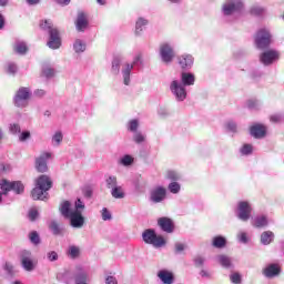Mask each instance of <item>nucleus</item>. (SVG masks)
I'll use <instances>...</instances> for the list:
<instances>
[{
    "label": "nucleus",
    "instance_id": "nucleus-1",
    "mask_svg": "<svg viewBox=\"0 0 284 284\" xmlns=\"http://www.w3.org/2000/svg\"><path fill=\"white\" fill-rule=\"evenodd\" d=\"M135 65H143V54L138 53L133 58V62H123L121 57H115L112 60L111 65V73L114 77H119L123 83V85H131L132 84V71L134 70Z\"/></svg>",
    "mask_w": 284,
    "mask_h": 284
},
{
    "label": "nucleus",
    "instance_id": "nucleus-2",
    "mask_svg": "<svg viewBox=\"0 0 284 284\" xmlns=\"http://www.w3.org/2000/svg\"><path fill=\"white\" fill-rule=\"evenodd\" d=\"M180 79L181 81H171L170 91L176 101L183 102L185 99H187V90L185 88H190L196 83V75L190 71H182L180 73Z\"/></svg>",
    "mask_w": 284,
    "mask_h": 284
},
{
    "label": "nucleus",
    "instance_id": "nucleus-3",
    "mask_svg": "<svg viewBox=\"0 0 284 284\" xmlns=\"http://www.w3.org/2000/svg\"><path fill=\"white\" fill-rule=\"evenodd\" d=\"M52 189V180L48 175H40L36 181V187L31 191L33 201H45L48 191Z\"/></svg>",
    "mask_w": 284,
    "mask_h": 284
},
{
    "label": "nucleus",
    "instance_id": "nucleus-4",
    "mask_svg": "<svg viewBox=\"0 0 284 284\" xmlns=\"http://www.w3.org/2000/svg\"><path fill=\"white\" fill-rule=\"evenodd\" d=\"M40 27L49 33V41L47 42V45L51 50H59L61 48V37L59 36V30L52 27V20L42 21Z\"/></svg>",
    "mask_w": 284,
    "mask_h": 284
},
{
    "label": "nucleus",
    "instance_id": "nucleus-5",
    "mask_svg": "<svg viewBox=\"0 0 284 284\" xmlns=\"http://www.w3.org/2000/svg\"><path fill=\"white\" fill-rule=\"evenodd\" d=\"M142 240L144 243H146V245H152L155 248L165 247L168 243L165 237H163V235H158L154 229H146L142 233Z\"/></svg>",
    "mask_w": 284,
    "mask_h": 284
},
{
    "label": "nucleus",
    "instance_id": "nucleus-6",
    "mask_svg": "<svg viewBox=\"0 0 284 284\" xmlns=\"http://www.w3.org/2000/svg\"><path fill=\"white\" fill-rule=\"evenodd\" d=\"M243 12V1L242 0H225L222 4V16L225 19L229 17H234V14H241Z\"/></svg>",
    "mask_w": 284,
    "mask_h": 284
},
{
    "label": "nucleus",
    "instance_id": "nucleus-7",
    "mask_svg": "<svg viewBox=\"0 0 284 284\" xmlns=\"http://www.w3.org/2000/svg\"><path fill=\"white\" fill-rule=\"evenodd\" d=\"M30 97H32V90L28 87H21L18 89L13 97V105L16 108H28V103L30 101Z\"/></svg>",
    "mask_w": 284,
    "mask_h": 284
},
{
    "label": "nucleus",
    "instance_id": "nucleus-8",
    "mask_svg": "<svg viewBox=\"0 0 284 284\" xmlns=\"http://www.w3.org/2000/svg\"><path fill=\"white\" fill-rule=\"evenodd\" d=\"M235 216L243 223L252 219V204L247 201H240L235 207Z\"/></svg>",
    "mask_w": 284,
    "mask_h": 284
},
{
    "label": "nucleus",
    "instance_id": "nucleus-9",
    "mask_svg": "<svg viewBox=\"0 0 284 284\" xmlns=\"http://www.w3.org/2000/svg\"><path fill=\"white\" fill-rule=\"evenodd\" d=\"M159 54L162 63L165 65H170V63L174 61V57H176V53L174 52V45H172L170 42L160 44Z\"/></svg>",
    "mask_w": 284,
    "mask_h": 284
},
{
    "label": "nucleus",
    "instance_id": "nucleus-10",
    "mask_svg": "<svg viewBox=\"0 0 284 284\" xmlns=\"http://www.w3.org/2000/svg\"><path fill=\"white\" fill-rule=\"evenodd\" d=\"M272 44V33L267 29H260L255 37V45L258 50H266Z\"/></svg>",
    "mask_w": 284,
    "mask_h": 284
},
{
    "label": "nucleus",
    "instance_id": "nucleus-11",
    "mask_svg": "<svg viewBox=\"0 0 284 284\" xmlns=\"http://www.w3.org/2000/svg\"><path fill=\"white\" fill-rule=\"evenodd\" d=\"M281 54L274 49H268L260 54V63L262 65H272V63L278 61Z\"/></svg>",
    "mask_w": 284,
    "mask_h": 284
},
{
    "label": "nucleus",
    "instance_id": "nucleus-12",
    "mask_svg": "<svg viewBox=\"0 0 284 284\" xmlns=\"http://www.w3.org/2000/svg\"><path fill=\"white\" fill-rule=\"evenodd\" d=\"M168 199V189L164 186L158 185L153 187L150 192L151 203H163Z\"/></svg>",
    "mask_w": 284,
    "mask_h": 284
},
{
    "label": "nucleus",
    "instance_id": "nucleus-13",
    "mask_svg": "<svg viewBox=\"0 0 284 284\" xmlns=\"http://www.w3.org/2000/svg\"><path fill=\"white\" fill-rule=\"evenodd\" d=\"M0 190H2L3 194L6 192L13 191L16 194H23V183L21 182H8L7 180L0 181Z\"/></svg>",
    "mask_w": 284,
    "mask_h": 284
},
{
    "label": "nucleus",
    "instance_id": "nucleus-14",
    "mask_svg": "<svg viewBox=\"0 0 284 284\" xmlns=\"http://www.w3.org/2000/svg\"><path fill=\"white\" fill-rule=\"evenodd\" d=\"M20 261L26 272H34V267H37V265L34 264V261H32V252L28 250L22 251L20 253Z\"/></svg>",
    "mask_w": 284,
    "mask_h": 284
},
{
    "label": "nucleus",
    "instance_id": "nucleus-15",
    "mask_svg": "<svg viewBox=\"0 0 284 284\" xmlns=\"http://www.w3.org/2000/svg\"><path fill=\"white\" fill-rule=\"evenodd\" d=\"M178 65H180L183 72L192 70V68L194 67V55L189 53L178 55Z\"/></svg>",
    "mask_w": 284,
    "mask_h": 284
},
{
    "label": "nucleus",
    "instance_id": "nucleus-16",
    "mask_svg": "<svg viewBox=\"0 0 284 284\" xmlns=\"http://www.w3.org/2000/svg\"><path fill=\"white\" fill-rule=\"evenodd\" d=\"M67 219H69L71 227H74L75 230H81V227L85 225V217L81 211H73Z\"/></svg>",
    "mask_w": 284,
    "mask_h": 284
},
{
    "label": "nucleus",
    "instance_id": "nucleus-17",
    "mask_svg": "<svg viewBox=\"0 0 284 284\" xmlns=\"http://www.w3.org/2000/svg\"><path fill=\"white\" fill-rule=\"evenodd\" d=\"M52 159V153L44 152L36 159V170L40 173L48 172V161Z\"/></svg>",
    "mask_w": 284,
    "mask_h": 284
},
{
    "label": "nucleus",
    "instance_id": "nucleus-18",
    "mask_svg": "<svg viewBox=\"0 0 284 284\" xmlns=\"http://www.w3.org/2000/svg\"><path fill=\"white\" fill-rule=\"evenodd\" d=\"M158 225L160 230L166 234H172L174 232V221L168 216L159 217Z\"/></svg>",
    "mask_w": 284,
    "mask_h": 284
},
{
    "label": "nucleus",
    "instance_id": "nucleus-19",
    "mask_svg": "<svg viewBox=\"0 0 284 284\" xmlns=\"http://www.w3.org/2000/svg\"><path fill=\"white\" fill-rule=\"evenodd\" d=\"M250 134L254 139H265V135L267 134V126L260 123L253 124L250 128Z\"/></svg>",
    "mask_w": 284,
    "mask_h": 284
},
{
    "label": "nucleus",
    "instance_id": "nucleus-20",
    "mask_svg": "<svg viewBox=\"0 0 284 284\" xmlns=\"http://www.w3.org/2000/svg\"><path fill=\"white\" fill-rule=\"evenodd\" d=\"M88 26H90L88 16L82 11L79 12L75 20V30L78 32H83L84 30H88Z\"/></svg>",
    "mask_w": 284,
    "mask_h": 284
},
{
    "label": "nucleus",
    "instance_id": "nucleus-21",
    "mask_svg": "<svg viewBox=\"0 0 284 284\" xmlns=\"http://www.w3.org/2000/svg\"><path fill=\"white\" fill-rule=\"evenodd\" d=\"M263 274L266 278H274V276H278L281 274V266H278V264H268L264 268Z\"/></svg>",
    "mask_w": 284,
    "mask_h": 284
},
{
    "label": "nucleus",
    "instance_id": "nucleus-22",
    "mask_svg": "<svg viewBox=\"0 0 284 284\" xmlns=\"http://www.w3.org/2000/svg\"><path fill=\"white\" fill-rule=\"evenodd\" d=\"M74 281L75 284H88V271L83 270V267H77V271L74 273Z\"/></svg>",
    "mask_w": 284,
    "mask_h": 284
},
{
    "label": "nucleus",
    "instance_id": "nucleus-23",
    "mask_svg": "<svg viewBox=\"0 0 284 284\" xmlns=\"http://www.w3.org/2000/svg\"><path fill=\"white\" fill-rule=\"evenodd\" d=\"M158 278H160L163 284H172L174 283V273L168 270H161L158 272Z\"/></svg>",
    "mask_w": 284,
    "mask_h": 284
},
{
    "label": "nucleus",
    "instance_id": "nucleus-24",
    "mask_svg": "<svg viewBox=\"0 0 284 284\" xmlns=\"http://www.w3.org/2000/svg\"><path fill=\"white\" fill-rule=\"evenodd\" d=\"M216 261L225 270H234V263H232V257H230L225 254H220L216 256Z\"/></svg>",
    "mask_w": 284,
    "mask_h": 284
},
{
    "label": "nucleus",
    "instance_id": "nucleus-25",
    "mask_svg": "<svg viewBox=\"0 0 284 284\" xmlns=\"http://www.w3.org/2000/svg\"><path fill=\"white\" fill-rule=\"evenodd\" d=\"M270 221L267 220V215L258 214L253 217V227H267Z\"/></svg>",
    "mask_w": 284,
    "mask_h": 284
},
{
    "label": "nucleus",
    "instance_id": "nucleus-26",
    "mask_svg": "<svg viewBox=\"0 0 284 284\" xmlns=\"http://www.w3.org/2000/svg\"><path fill=\"white\" fill-rule=\"evenodd\" d=\"M13 52L23 57V54L28 53V43L23 40H16L13 44Z\"/></svg>",
    "mask_w": 284,
    "mask_h": 284
},
{
    "label": "nucleus",
    "instance_id": "nucleus-27",
    "mask_svg": "<svg viewBox=\"0 0 284 284\" xmlns=\"http://www.w3.org/2000/svg\"><path fill=\"white\" fill-rule=\"evenodd\" d=\"M59 211H60V214H62V216L64 219H68L72 214V212H74V211H72V203H70V201H63L60 204Z\"/></svg>",
    "mask_w": 284,
    "mask_h": 284
},
{
    "label": "nucleus",
    "instance_id": "nucleus-28",
    "mask_svg": "<svg viewBox=\"0 0 284 284\" xmlns=\"http://www.w3.org/2000/svg\"><path fill=\"white\" fill-rule=\"evenodd\" d=\"M125 128L128 132H131V134H134L139 132V128H141V121H139V119H131L126 122Z\"/></svg>",
    "mask_w": 284,
    "mask_h": 284
},
{
    "label": "nucleus",
    "instance_id": "nucleus-29",
    "mask_svg": "<svg viewBox=\"0 0 284 284\" xmlns=\"http://www.w3.org/2000/svg\"><path fill=\"white\" fill-rule=\"evenodd\" d=\"M212 245L216 250H223V247L227 245V240L222 235L214 236L212 240Z\"/></svg>",
    "mask_w": 284,
    "mask_h": 284
},
{
    "label": "nucleus",
    "instance_id": "nucleus-30",
    "mask_svg": "<svg viewBox=\"0 0 284 284\" xmlns=\"http://www.w3.org/2000/svg\"><path fill=\"white\" fill-rule=\"evenodd\" d=\"M274 242V232L272 231H264L261 234V243L262 245H270Z\"/></svg>",
    "mask_w": 284,
    "mask_h": 284
},
{
    "label": "nucleus",
    "instance_id": "nucleus-31",
    "mask_svg": "<svg viewBox=\"0 0 284 284\" xmlns=\"http://www.w3.org/2000/svg\"><path fill=\"white\" fill-rule=\"evenodd\" d=\"M149 21L145 18H139L135 22V34L136 37L141 36V32L145 30V26H148Z\"/></svg>",
    "mask_w": 284,
    "mask_h": 284
},
{
    "label": "nucleus",
    "instance_id": "nucleus-32",
    "mask_svg": "<svg viewBox=\"0 0 284 284\" xmlns=\"http://www.w3.org/2000/svg\"><path fill=\"white\" fill-rule=\"evenodd\" d=\"M110 192L113 199H125V190H123V186H121L120 184L114 186L113 190H111Z\"/></svg>",
    "mask_w": 284,
    "mask_h": 284
},
{
    "label": "nucleus",
    "instance_id": "nucleus-33",
    "mask_svg": "<svg viewBox=\"0 0 284 284\" xmlns=\"http://www.w3.org/2000/svg\"><path fill=\"white\" fill-rule=\"evenodd\" d=\"M105 185L108 190H113L119 185V180L116 179V175H109L105 179Z\"/></svg>",
    "mask_w": 284,
    "mask_h": 284
},
{
    "label": "nucleus",
    "instance_id": "nucleus-34",
    "mask_svg": "<svg viewBox=\"0 0 284 284\" xmlns=\"http://www.w3.org/2000/svg\"><path fill=\"white\" fill-rule=\"evenodd\" d=\"M119 163L123 165V168H130V165L134 164V156L125 154L119 160Z\"/></svg>",
    "mask_w": 284,
    "mask_h": 284
},
{
    "label": "nucleus",
    "instance_id": "nucleus-35",
    "mask_svg": "<svg viewBox=\"0 0 284 284\" xmlns=\"http://www.w3.org/2000/svg\"><path fill=\"white\" fill-rule=\"evenodd\" d=\"M49 230H51L54 236H59L63 232V227H61V225H59L57 221H51V223L49 224Z\"/></svg>",
    "mask_w": 284,
    "mask_h": 284
},
{
    "label": "nucleus",
    "instance_id": "nucleus-36",
    "mask_svg": "<svg viewBox=\"0 0 284 284\" xmlns=\"http://www.w3.org/2000/svg\"><path fill=\"white\" fill-rule=\"evenodd\" d=\"M246 108H248V110H260L263 108V102L256 99H251L246 102Z\"/></svg>",
    "mask_w": 284,
    "mask_h": 284
},
{
    "label": "nucleus",
    "instance_id": "nucleus-37",
    "mask_svg": "<svg viewBox=\"0 0 284 284\" xmlns=\"http://www.w3.org/2000/svg\"><path fill=\"white\" fill-rule=\"evenodd\" d=\"M67 254L68 256H70V258H79V255L81 254V248H79V246L77 245H71L69 246Z\"/></svg>",
    "mask_w": 284,
    "mask_h": 284
},
{
    "label": "nucleus",
    "instance_id": "nucleus-38",
    "mask_svg": "<svg viewBox=\"0 0 284 284\" xmlns=\"http://www.w3.org/2000/svg\"><path fill=\"white\" fill-rule=\"evenodd\" d=\"M73 50L77 52V54H80V52H85V42L83 40L78 39L73 43Z\"/></svg>",
    "mask_w": 284,
    "mask_h": 284
},
{
    "label": "nucleus",
    "instance_id": "nucleus-39",
    "mask_svg": "<svg viewBox=\"0 0 284 284\" xmlns=\"http://www.w3.org/2000/svg\"><path fill=\"white\" fill-rule=\"evenodd\" d=\"M62 141H63V133L61 131H57L52 136V145H54L55 148H59Z\"/></svg>",
    "mask_w": 284,
    "mask_h": 284
},
{
    "label": "nucleus",
    "instance_id": "nucleus-40",
    "mask_svg": "<svg viewBox=\"0 0 284 284\" xmlns=\"http://www.w3.org/2000/svg\"><path fill=\"white\" fill-rule=\"evenodd\" d=\"M132 140L138 145H141V143H145V134H143L141 131H136L135 133H133Z\"/></svg>",
    "mask_w": 284,
    "mask_h": 284
},
{
    "label": "nucleus",
    "instance_id": "nucleus-41",
    "mask_svg": "<svg viewBox=\"0 0 284 284\" xmlns=\"http://www.w3.org/2000/svg\"><path fill=\"white\" fill-rule=\"evenodd\" d=\"M251 14H253V17H263V14H265V8L261 6H253L251 8Z\"/></svg>",
    "mask_w": 284,
    "mask_h": 284
},
{
    "label": "nucleus",
    "instance_id": "nucleus-42",
    "mask_svg": "<svg viewBox=\"0 0 284 284\" xmlns=\"http://www.w3.org/2000/svg\"><path fill=\"white\" fill-rule=\"evenodd\" d=\"M271 123H283L284 121V112L274 113L270 115Z\"/></svg>",
    "mask_w": 284,
    "mask_h": 284
},
{
    "label": "nucleus",
    "instance_id": "nucleus-43",
    "mask_svg": "<svg viewBox=\"0 0 284 284\" xmlns=\"http://www.w3.org/2000/svg\"><path fill=\"white\" fill-rule=\"evenodd\" d=\"M29 241L33 245H39L41 243V237L39 236V233L37 231H32L31 233H29Z\"/></svg>",
    "mask_w": 284,
    "mask_h": 284
},
{
    "label": "nucleus",
    "instance_id": "nucleus-44",
    "mask_svg": "<svg viewBox=\"0 0 284 284\" xmlns=\"http://www.w3.org/2000/svg\"><path fill=\"white\" fill-rule=\"evenodd\" d=\"M168 190L171 194H179V192H181V184H179V182H171L168 185Z\"/></svg>",
    "mask_w": 284,
    "mask_h": 284
},
{
    "label": "nucleus",
    "instance_id": "nucleus-45",
    "mask_svg": "<svg viewBox=\"0 0 284 284\" xmlns=\"http://www.w3.org/2000/svg\"><path fill=\"white\" fill-rule=\"evenodd\" d=\"M230 281L233 284H241V283H243V277L241 276L240 273L233 272L230 274Z\"/></svg>",
    "mask_w": 284,
    "mask_h": 284
},
{
    "label": "nucleus",
    "instance_id": "nucleus-46",
    "mask_svg": "<svg viewBox=\"0 0 284 284\" xmlns=\"http://www.w3.org/2000/svg\"><path fill=\"white\" fill-rule=\"evenodd\" d=\"M166 179L169 181L176 182V181L181 180V174L179 172H176V171H168Z\"/></svg>",
    "mask_w": 284,
    "mask_h": 284
},
{
    "label": "nucleus",
    "instance_id": "nucleus-47",
    "mask_svg": "<svg viewBox=\"0 0 284 284\" xmlns=\"http://www.w3.org/2000/svg\"><path fill=\"white\" fill-rule=\"evenodd\" d=\"M241 154H243V156H247L250 154H252L253 152V146L252 144H244L241 149H240Z\"/></svg>",
    "mask_w": 284,
    "mask_h": 284
},
{
    "label": "nucleus",
    "instance_id": "nucleus-48",
    "mask_svg": "<svg viewBox=\"0 0 284 284\" xmlns=\"http://www.w3.org/2000/svg\"><path fill=\"white\" fill-rule=\"evenodd\" d=\"M187 248V245L181 243V242H176L174 244V252L175 254H182L183 252H185V250Z\"/></svg>",
    "mask_w": 284,
    "mask_h": 284
},
{
    "label": "nucleus",
    "instance_id": "nucleus-49",
    "mask_svg": "<svg viewBox=\"0 0 284 284\" xmlns=\"http://www.w3.org/2000/svg\"><path fill=\"white\" fill-rule=\"evenodd\" d=\"M47 260L50 263H54L55 261H59V253H57L55 251L47 252Z\"/></svg>",
    "mask_w": 284,
    "mask_h": 284
},
{
    "label": "nucleus",
    "instance_id": "nucleus-50",
    "mask_svg": "<svg viewBox=\"0 0 284 284\" xmlns=\"http://www.w3.org/2000/svg\"><path fill=\"white\" fill-rule=\"evenodd\" d=\"M102 221H112V213L108 207H103L101 211Z\"/></svg>",
    "mask_w": 284,
    "mask_h": 284
},
{
    "label": "nucleus",
    "instance_id": "nucleus-51",
    "mask_svg": "<svg viewBox=\"0 0 284 284\" xmlns=\"http://www.w3.org/2000/svg\"><path fill=\"white\" fill-rule=\"evenodd\" d=\"M237 125H236V122H234V121H229L227 123H226V130L229 131V132H232L233 134H236V131H237Z\"/></svg>",
    "mask_w": 284,
    "mask_h": 284
},
{
    "label": "nucleus",
    "instance_id": "nucleus-52",
    "mask_svg": "<svg viewBox=\"0 0 284 284\" xmlns=\"http://www.w3.org/2000/svg\"><path fill=\"white\" fill-rule=\"evenodd\" d=\"M19 68L14 64V62H9L7 67L8 74H17Z\"/></svg>",
    "mask_w": 284,
    "mask_h": 284
},
{
    "label": "nucleus",
    "instance_id": "nucleus-53",
    "mask_svg": "<svg viewBox=\"0 0 284 284\" xmlns=\"http://www.w3.org/2000/svg\"><path fill=\"white\" fill-rule=\"evenodd\" d=\"M194 265L195 267H203V265H205V257L199 255L196 257H194Z\"/></svg>",
    "mask_w": 284,
    "mask_h": 284
},
{
    "label": "nucleus",
    "instance_id": "nucleus-54",
    "mask_svg": "<svg viewBox=\"0 0 284 284\" xmlns=\"http://www.w3.org/2000/svg\"><path fill=\"white\" fill-rule=\"evenodd\" d=\"M9 130L11 134H21V126L17 123L10 124Z\"/></svg>",
    "mask_w": 284,
    "mask_h": 284
},
{
    "label": "nucleus",
    "instance_id": "nucleus-55",
    "mask_svg": "<svg viewBox=\"0 0 284 284\" xmlns=\"http://www.w3.org/2000/svg\"><path fill=\"white\" fill-rule=\"evenodd\" d=\"M42 74H44V77L47 79H52V77H54V69H52V68H44L42 70Z\"/></svg>",
    "mask_w": 284,
    "mask_h": 284
},
{
    "label": "nucleus",
    "instance_id": "nucleus-56",
    "mask_svg": "<svg viewBox=\"0 0 284 284\" xmlns=\"http://www.w3.org/2000/svg\"><path fill=\"white\" fill-rule=\"evenodd\" d=\"M28 216H29V220H31V221H37V219H38V216H39V211H37V209H31V210L29 211Z\"/></svg>",
    "mask_w": 284,
    "mask_h": 284
},
{
    "label": "nucleus",
    "instance_id": "nucleus-57",
    "mask_svg": "<svg viewBox=\"0 0 284 284\" xmlns=\"http://www.w3.org/2000/svg\"><path fill=\"white\" fill-rule=\"evenodd\" d=\"M81 210H85V204H83V201H81V199H78L75 201V210L73 212H81Z\"/></svg>",
    "mask_w": 284,
    "mask_h": 284
},
{
    "label": "nucleus",
    "instance_id": "nucleus-58",
    "mask_svg": "<svg viewBox=\"0 0 284 284\" xmlns=\"http://www.w3.org/2000/svg\"><path fill=\"white\" fill-rule=\"evenodd\" d=\"M237 240L240 241V243H247V233L245 232H241L237 234Z\"/></svg>",
    "mask_w": 284,
    "mask_h": 284
},
{
    "label": "nucleus",
    "instance_id": "nucleus-59",
    "mask_svg": "<svg viewBox=\"0 0 284 284\" xmlns=\"http://www.w3.org/2000/svg\"><path fill=\"white\" fill-rule=\"evenodd\" d=\"M4 270L9 274V276H12V274H14V266H12V264L10 263H6Z\"/></svg>",
    "mask_w": 284,
    "mask_h": 284
},
{
    "label": "nucleus",
    "instance_id": "nucleus-60",
    "mask_svg": "<svg viewBox=\"0 0 284 284\" xmlns=\"http://www.w3.org/2000/svg\"><path fill=\"white\" fill-rule=\"evenodd\" d=\"M105 284H119V282L116 281V277L109 275L105 277Z\"/></svg>",
    "mask_w": 284,
    "mask_h": 284
},
{
    "label": "nucleus",
    "instance_id": "nucleus-61",
    "mask_svg": "<svg viewBox=\"0 0 284 284\" xmlns=\"http://www.w3.org/2000/svg\"><path fill=\"white\" fill-rule=\"evenodd\" d=\"M30 138V131H23L20 136H19V140L20 141H28V139Z\"/></svg>",
    "mask_w": 284,
    "mask_h": 284
},
{
    "label": "nucleus",
    "instance_id": "nucleus-62",
    "mask_svg": "<svg viewBox=\"0 0 284 284\" xmlns=\"http://www.w3.org/2000/svg\"><path fill=\"white\" fill-rule=\"evenodd\" d=\"M251 77H252V79H261V77H263V72L258 71V70H253L251 72Z\"/></svg>",
    "mask_w": 284,
    "mask_h": 284
},
{
    "label": "nucleus",
    "instance_id": "nucleus-63",
    "mask_svg": "<svg viewBox=\"0 0 284 284\" xmlns=\"http://www.w3.org/2000/svg\"><path fill=\"white\" fill-rule=\"evenodd\" d=\"M33 95H34V97H39V98L45 97V90H43V89H37V90L33 91Z\"/></svg>",
    "mask_w": 284,
    "mask_h": 284
},
{
    "label": "nucleus",
    "instance_id": "nucleus-64",
    "mask_svg": "<svg viewBox=\"0 0 284 284\" xmlns=\"http://www.w3.org/2000/svg\"><path fill=\"white\" fill-rule=\"evenodd\" d=\"M200 276H202V278H211L212 274L210 272H207L206 270H202L200 272Z\"/></svg>",
    "mask_w": 284,
    "mask_h": 284
}]
</instances>
